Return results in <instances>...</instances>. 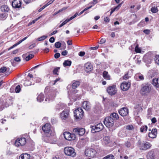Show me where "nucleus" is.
Wrapping results in <instances>:
<instances>
[{"label":"nucleus","instance_id":"f257e3e1","mask_svg":"<svg viewBox=\"0 0 159 159\" xmlns=\"http://www.w3.org/2000/svg\"><path fill=\"white\" fill-rule=\"evenodd\" d=\"M152 89V86L150 84H143L141 86V93L143 96H147L151 93Z\"/></svg>","mask_w":159,"mask_h":159},{"label":"nucleus","instance_id":"f03ea898","mask_svg":"<svg viewBox=\"0 0 159 159\" xmlns=\"http://www.w3.org/2000/svg\"><path fill=\"white\" fill-rule=\"evenodd\" d=\"M97 152L98 150L96 148H88L85 149V154L87 156L93 158L96 156Z\"/></svg>","mask_w":159,"mask_h":159},{"label":"nucleus","instance_id":"7ed1b4c3","mask_svg":"<svg viewBox=\"0 0 159 159\" xmlns=\"http://www.w3.org/2000/svg\"><path fill=\"white\" fill-rule=\"evenodd\" d=\"M138 144L139 148L140 150L144 151L150 149L152 146V145L150 143L144 141L142 142L140 141H139Z\"/></svg>","mask_w":159,"mask_h":159},{"label":"nucleus","instance_id":"20e7f679","mask_svg":"<svg viewBox=\"0 0 159 159\" xmlns=\"http://www.w3.org/2000/svg\"><path fill=\"white\" fill-rule=\"evenodd\" d=\"M64 152L66 155L72 157H75L76 155L75 149L71 147H67L64 149Z\"/></svg>","mask_w":159,"mask_h":159},{"label":"nucleus","instance_id":"39448f33","mask_svg":"<svg viewBox=\"0 0 159 159\" xmlns=\"http://www.w3.org/2000/svg\"><path fill=\"white\" fill-rule=\"evenodd\" d=\"M42 129L45 133L47 134V136L49 137L54 135V133H52L50 130V125L49 124H45L42 127Z\"/></svg>","mask_w":159,"mask_h":159},{"label":"nucleus","instance_id":"423d86ee","mask_svg":"<svg viewBox=\"0 0 159 159\" xmlns=\"http://www.w3.org/2000/svg\"><path fill=\"white\" fill-rule=\"evenodd\" d=\"M74 116L76 119H81L83 117L84 112L80 108H79L74 111Z\"/></svg>","mask_w":159,"mask_h":159},{"label":"nucleus","instance_id":"0eeeda50","mask_svg":"<svg viewBox=\"0 0 159 159\" xmlns=\"http://www.w3.org/2000/svg\"><path fill=\"white\" fill-rule=\"evenodd\" d=\"M114 120L111 117H107L104 120V123L107 127H110L112 126L114 123Z\"/></svg>","mask_w":159,"mask_h":159},{"label":"nucleus","instance_id":"6e6552de","mask_svg":"<svg viewBox=\"0 0 159 159\" xmlns=\"http://www.w3.org/2000/svg\"><path fill=\"white\" fill-rule=\"evenodd\" d=\"M26 143V139L24 138H20L17 139L15 143V145L16 147L23 146Z\"/></svg>","mask_w":159,"mask_h":159},{"label":"nucleus","instance_id":"1a4fd4ad","mask_svg":"<svg viewBox=\"0 0 159 159\" xmlns=\"http://www.w3.org/2000/svg\"><path fill=\"white\" fill-rule=\"evenodd\" d=\"M63 134L64 138L69 141L74 140L76 138V135L75 134H70L68 132H64Z\"/></svg>","mask_w":159,"mask_h":159},{"label":"nucleus","instance_id":"9d476101","mask_svg":"<svg viewBox=\"0 0 159 159\" xmlns=\"http://www.w3.org/2000/svg\"><path fill=\"white\" fill-rule=\"evenodd\" d=\"M116 86L115 85L110 86L107 88V90L108 94L111 95H115L117 92Z\"/></svg>","mask_w":159,"mask_h":159},{"label":"nucleus","instance_id":"9b49d317","mask_svg":"<svg viewBox=\"0 0 159 159\" xmlns=\"http://www.w3.org/2000/svg\"><path fill=\"white\" fill-rule=\"evenodd\" d=\"M91 132L93 133L98 132L102 130L103 129V125L101 123H99L95 126L92 127Z\"/></svg>","mask_w":159,"mask_h":159},{"label":"nucleus","instance_id":"f8f14e48","mask_svg":"<svg viewBox=\"0 0 159 159\" xmlns=\"http://www.w3.org/2000/svg\"><path fill=\"white\" fill-rule=\"evenodd\" d=\"M73 132L80 136L83 135L85 133V129L83 128H76L73 130Z\"/></svg>","mask_w":159,"mask_h":159},{"label":"nucleus","instance_id":"ddd939ff","mask_svg":"<svg viewBox=\"0 0 159 159\" xmlns=\"http://www.w3.org/2000/svg\"><path fill=\"white\" fill-rule=\"evenodd\" d=\"M130 86V84L129 82H124L121 84L120 88L122 90L125 91L129 89Z\"/></svg>","mask_w":159,"mask_h":159},{"label":"nucleus","instance_id":"4468645a","mask_svg":"<svg viewBox=\"0 0 159 159\" xmlns=\"http://www.w3.org/2000/svg\"><path fill=\"white\" fill-rule=\"evenodd\" d=\"M21 2L19 0H14L12 2V7L14 8H19L21 6Z\"/></svg>","mask_w":159,"mask_h":159},{"label":"nucleus","instance_id":"2eb2a0df","mask_svg":"<svg viewBox=\"0 0 159 159\" xmlns=\"http://www.w3.org/2000/svg\"><path fill=\"white\" fill-rule=\"evenodd\" d=\"M154 152V149H152L148 151L147 155V159H154L155 157Z\"/></svg>","mask_w":159,"mask_h":159},{"label":"nucleus","instance_id":"dca6fc26","mask_svg":"<svg viewBox=\"0 0 159 159\" xmlns=\"http://www.w3.org/2000/svg\"><path fill=\"white\" fill-rule=\"evenodd\" d=\"M93 69L92 65L90 62H88L84 65V70L87 72H89L91 71Z\"/></svg>","mask_w":159,"mask_h":159},{"label":"nucleus","instance_id":"f3484780","mask_svg":"<svg viewBox=\"0 0 159 159\" xmlns=\"http://www.w3.org/2000/svg\"><path fill=\"white\" fill-rule=\"evenodd\" d=\"M128 109L126 108H123L119 111V113L122 116H126L128 113Z\"/></svg>","mask_w":159,"mask_h":159},{"label":"nucleus","instance_id":"a211bd4d","mask_svg":"<svg viewBox=\"0 0 159 159\" xmlns=\"http://www.w3.org/2000/svg\"><path fill=\"white\" fill-rule=\"evenodd\" d=\"M69 113L68 111L64 110L61 114L60 117L62 120H65L69 117Z\"/></svg>","mask_w":159,"mask_h":159},{"label":"nucleus","instance_id":"6ab92c4d","mask_svg":"<svg viewBox=\"0 0 159 159\" xmlns=\"http://www.w3.org/2000/svg\"><path fill=\"white\" fill-rule=\"evenodd\" d=\"M157 129L156 128L152 129L151 132L148 134V136L152 138H154L157 136Z\"/></svg>","mask_w":159,"mask_h":159},{"label":"nucleus","instance_id":"aec40b11","mask_svg":"<svg viewBox=\"0 0 159 159\" xmlns=\"http://www.w3.org/2000/svg\"><path fill=\"white\" fill-rule=\"evenodd\" d=\"M82 106L83 108L86 110L88 111L90 107V105L89 102L88 101H84L82 104Z\"/></svg>","mask_w":159,"mask_h":159},{"label":"nucleus","instance_id":"412c9836","mask_svg":"<svg viewBox=\"0 0 159 159\" xmlns=\"http://www.w3.org/2000/svg\"><path fill=\"white\" fill-rule=\"evenodd\" d=\"M134 77L135 79L138 81L143 80L144 79V77L143 75L140 73L136 74Z\"/></svg>","mask_w":159,"mask_h":159},{"label":"nucleus","instance_id":"4be33fe9","mask_svg":"<svg viewBox=\"0 0 159 159\" xmlns=\"http://www.w3.org/2000/svg\"><path fill=\"white\" fill-rule=\"evenodd\" d=\"M72 88L73 89H75L79 86L80 84V82L78 80H74L72 82Z\"/></svg>","mask_w":159,"mask_h":159},{"label":"nucleus","instance_id":"5701e85b","mask_svg":"<svg viewBox=\"0 0 159 159\" xmlns=\"http://www.w3.org/2000/svg\"><path fill=\"white\" fill-rule=\"evenodd\" d=\"M152 83L155 87H159V77L157 79H153Z\"/></svg>","mask_w":159,"mask_h":159},{"label":"nucleus","instance_id":"b1692460","mask_svg":"<svg viewBox=\"0 0 159 159\" xmlns=\"http://www.w3.org/2000/svg\"><path fill=\"white\" fill-rule=\"evenodd\" d=\"M65 107L64 104L60 103L56 106V109L57 111H59L63 109Z\"/></svg>","mask_w":159,"mask_h":159},{"label":"nucleus","instance_id":"393cba45","mask_svg":"<svg viewBox=\"0 0 159 159\" xmlns=\"http://www.w3.org/2000/svg\"><path fill=\"white\" fill-rule=\"evenodd\" d=\"M152 7L151 9V11L152 13H156L158 11V9L157 6H155V4H153L151 5Z\"/></svg>","mask_w":159,"mask_h":159},{"label":"nucleus","instance_id":"a878e982","mask_svg":"<svg viewBox=\"0 0 159 159\" xmlns=\"http://www.w3.org/2000/svg\"><path fill=\"white\" fill-rule=\"evenodd\" d=\"M30 157V155L25 153L21 154L19 157V159H29Z\"/></svg>","mask_w":159,"mask_h":159},{"label":"nucleus","instance_id":"bb28decb","mask_svg":"<svg viewBox=\"0 0 159 159\" xmlns=\"http://www.w3.org/2000/svg\"><path fill=\"white\" fill-rule=\"evenodd\" d=\"M109 117H111L114 121L117 120L119 118V116L118 114L115 112L111 113Z\"/></svg>","mask_w":159,"mask_h":159},{"label":"nucleus","instance_id":"cd10ccee","mask_svg":"<svg viewBox=\"0 0 159 159\" xmlns=\"http://www.w3.org/2000/svg\"><path fill=\"white\" fill-rule=\"evenodd\" d=\"M1 9L2 11L8 12L10 10L8 6L7 5H2L1 7Z\"/></svg>","mask_w":159,"mask_h":159},{"label":"nucleus","instance_id":"c85d7f7f","mask_svg":"<svg viewBox=\"0 0 159 159\" xmlns=\"http://www.w3.org/2000/svg\"><path fill=\"white\" fill-rule=\"evenodd\" d=\"M110 139L107 136H105L103 138L102 143L105 145H107L110 142Z\"/></svg>","mask_w":159,"mask_h":159},{"label":"nucleus","instance_id":"c756f323","mask_svg":"<svg viewBox=\"0 0 159 159\" xmlns=\"http://www.w3.org/2000/svg\"><path fill=\"white\" fill-rule=\"evenodd\" d=\"M44 98V95L42 93H40L38 95L37 98V101L39 102H41L43 101Z\"/></svg>","mask_w":159,"mask_h":159},{"label":"nucleus","instance_id":"7c9ffc66","mask_svg":"<svg viewBox=\"0 0 159 159\" xmlns=\"http://www.w3.org/2000/svg\"><path fill=\"white\" fill-rule=\"evenodd\" d=\"M125 145L127 148H132L134 147V143L132 141H131L126 142L125 143Z\"/></svg>","mask_w":159,"mask_h":159},{"label":"nucleus","instance_id":"2f4dec72","mask_svg":"<svg viewBox=\"0 0 159 159\" xmlns=\"http://www.w3.org/2000/svg\"><path fill=\"white\" fill-rule=\"evenodd\" d=\"M103 76L104 79L106 80L110 79V76L108 74L107 72L104 71L103 73Z\"/></svg>","mask_w":159,"mask_h":159},{"label":"nucleus","instance_id":"473e14b6","mask_svg":"<svg viewBox=\"0 0 159 159\" xmlns=\"http://www.w3.org/2000/svg\"><path fill=\"white\" fill-rule=\"evenodd\" d=\"M71 64V61H70L66 60L64 61L63 63V65L64 67L70 66Z\"/></svg>","mask_w":159,"mask_h":159},{"label":"nucleus","instance_id":"72a5a7b5","mask_svg":"<svg viewBox=\"0 0 159 159\" xmlns=\"http://www.w3.org/2000/svg\"><path fill=\"white\" fill-rule=\"evenodd\" d=\"M121 5V4H119L117 6L114 7V8H112L111 9V12L110 13V15L112 14V13H113L115 11L118 10L120 8V7Z\"/></svg>","mask_w":159,"mask_h":159},{"label":"nucleus","instance_id":"f704fd0d","mask_svg":"<svg viewBox=\"0 0 159 159\" xmlns=\"http://www.w3.org/2000/svg\"><path fill=\"white\" fill-rule=\"evenodd\" d=\"M147 126L146 125H143L140 128V130L141 132H146L147 131Z\"/></svg>","mask_w":159,"mask_h":159},{"label":"nucleus","instance_id":"c9c22d12","mask_svg":"<svg viewBox=\"0 0 159 159\" xmlns=\"http://www.w3.org/2000/svg\"><path fill=\"white\" fill-rule=\"evenodd\" d=\"M7 16V14L5 13L1 14H0V20H5Z\"/></svg>","mask_w":159,"mask_h":159},{"label":"nucleus","instance_id":"e433bc0d","mask_svg":"<svg viewBox=\"0 0 159 159\" xmlns=\"http://www.w3.org/2000/svg\"><path fill=\"white\" fill-rule=\"evenodd\" d=\"M103 159H114V156L111 154L107 155Z\"/></svg>","mask_w":159,"mask_h":159},{"label":"nucleus","instance_id":"4c0bfd02","mask_svg":"<svg viewBox=\"0 0 159 159\" xmlns=\"http://www.w3.org/2000/svg\"><path fill=\"white\" fill-rule=\"evenodd\" d=\"M47 37V35H43L38 38L37 40L38 41H41L46 39Z\"/></svg>","mask_w":159,"mask_h":159},{"label":"nucleus","instance_id":"58836bf2","mask_svg":"<svg viewBox=\"0 0 159 159\" xmlns=\"http://www.w3.org/2000/svg\"><path fill=\"white\" fill-rule=\"evenodd\" d=\"M135 51L136 53L141 52V49L140 48H139V45L138 44H137L135 47Z\"/></svg>","mask_w":159,"mask_h":159},{"label":"nucleus","instance_id":"ea45409f","mask_svg":"<svg viewBox=\"0 0 159 159\" xmlns=\"http://www.w3.org/2000/svg\"><path fill=\"white\" fill-rule=\"evenodd\" d=\"M154 60L155 63L159 65V55H156L155 56Z\"/></svg>","mask_w":159,"mask_h":159},{"label":"nucleus","instance_id":"a19ab883","mask_svg":"<svg viewBox=\"0 0 159 159\" xmlns=\"http://www.w3.org/2000/svg\"><path fill=\"white\" fill-rule=\"evenodd\" d=\"M7 70V68L6 67H2L0 69V74L3 73Z\"/></svg>","mask_w":159,"mask_h":159},{"label":"nucleus","instance_id":"79ce46f5","mask_svg":"<svg viewBox=\"0 0 159 159\" xmlns=\"http://www.w3.org/2000/svg\"><path fill=\"white\" fill-rule=\"evenodd\" d=\"M60 68L59 67H57L55 68L53 71V73L54 74L58 75L57 73L58 71V70L60 69Z\"/></svg>","mask_w":159,"mask_h":159},{"label":"nucleus","instance_id":"37998d69","mask_svg":"<svg viewBox=\"0 0 159 159\" xmlns=\"http://www.w3.org/2000/svg\"><path fill=\"white\" fill-rule=\"evenodd\" d=\"M25 86H28L31 85V82L29 80H26L24 83Z\"/></svg>","mask_w":159,"mask_h":159},{"label":"nucleus","instance_id":"c03bdc74","mask_svg":"<svg viewBox=\"0 0 159 159\" xmlns=\"http://www.w3.org/2000/svg\"><path fill=\"white\" fill-rule=\"evenodd\" d=\"M34 56L32 54H30L28 56L26 57L25 58V60L26 61H28L34 57Z\"/></svg>","mask_w":159,"mask_h":159},{"label":"nucleus","instance_id":"a18cd8bd","mask_svg":"<svg viewBox=\"0 0 159 159\" xmlns=\"http://www.w3.org/2000/svg\"><path fill=\"white\" fill-rule=\"evenodd\" d=\"M15 91L16 93H19L20 91V87L19 85H17L15 88Z\"/></svg>","mask_w":159,"mask_h":159},{"label":"nucleus","instance_id":"49530a36","mask_svg":"<svg viewBox=\"0 0 159 159\" xmlns=\"http://www.w3.org/2000/svg\"><path fill=\"white\" fill-rule=\"evenodd\" d=\"M92 7V6L86 8H85L84 10L82 11L79 14L78 13V15L80 16L83 14L85 11H86V10H88V9Z\"/></svg>","mask_w":159,"mask_h":159},{"label":"nucleus","instance_id":"de8ad7c7","mask_svg":"<svg viewBox=\"0 0 159 159\" xmlns=\"http://www.w3.org/2000/svg\"><path fill=\"white\" fill-rule=\"evenodd\" d=\"M61 45V43L58 42L55 43V46L57 48H60Z\"/></svg>","mask_w":159,"mask_h":159},{"label":"nucleus","instance_id":"09e8293b","mask_svg":"<svg viewBox=\"0 0 159 159\" xmlns=\"http://www.w3.org/2000/svg\"><path fill=\"white\" fill-rule=\"evenodd\" d=\"M40 18V17L36 18V19L33 20L32 22H30L29 24V25H31L33 24L34 23L38 20Z\"/></svg>","mask_w":159,"mask_h":159},{"label":"nucleus","instance_id":"8fccbe9b","mask_svg":"<svg viewBox=\"0 0 159 159\" xmlns=\"http://www.w3.org/2000/svg\"><path fill=\"white\" fill-rule=\"evenodd\" d=\"M19 43H15V44H14V45H13V46H11V47H10V48H8V50L9 51L11 49L13 48H14L16 46H17L18 45H19Z\"/></svg>","mask_w":159,"mask_h":159},{"label":"nucleus","instance_id":"3c124183","mask_svg":"<svg viewBox=\"0 0 159 159\" xmlns=\"http://www.w3.org/2000/svg\"><path fill=\"white\" fill-rule=\"evenodd\" d=\"M126 129L128 130H132L133 129V127L131 125H129L126 126Z\"/></svg>","mask_w":159,"mask_h":159},{"label":"nucleus","instance_id":"603ef678","mask_svg":"<svg viewBox=\"0 0 159 159\" xmlns=\"http://www.w3.org/2000/svg\"><path fill=\"white\" fill-rule=\"evenodd\" d=\"M77 15H78V13L76 12L73 16H71L70 18V20H71L73 19Z\"/></svg>","mask_w":159,"mask_h":159},{"label":"nucleus","instance_id":"864d4df0","mask_svg":"<svg viewBox=\"0 0 159 159\" xmlns=\"http://www.w3.org/2000/svg\"><path fill=\"white\" fill-rule=\"evenodd\" d=\"M85 53V52L81 51L79 53V55L80 57H83Z\"/></svg>","mask_w":159,"mask_h":159},{"label":"nucleus","instance_id":"5fc2aeb1","mask_svg":"<svg viewBox=\"0 0 159 159\" xmlns=\"http://www.w3.org/2000/svg\"><path fill=\"white\" fill-rule=\"evenodd\" d=\"M129 76H128V74H125L123 76V79L124 80H126L129 78Z\"/></svg>","mask_w":159,"mask_h":159},{"label":"nucleus","instance_id":"6e6d98bb","mask_svg":"<svg viewBox=\"0 0 159 159\" xmlns=\"http://www.w3.org/2000/svg\"><path fill=\"white\" fill-rule=\"evenodd\" d=\"M143 32L146 34H148L150 33V30H143Z\"/></svg>","mask_w":159,"mask_h":159},{"label":"nucleus","instance_id":"4d7b16f0","mask_svg":"<svg viewBox=\"0 0 159 159\" xmlns=\"http://www.w3.org/2000/svg\"><path fill=\"white\" fill-rule=\"evenodd\" d=\"M68 52L66 50L63 51L61 52V55L63 56H66Z\"/></svg>","mask_w":159,"mask_h":159},{"label":"nucleus","instance_id":"13d9d810","mask_svg":"<svg viewBox=\"0 0 159 159\" xmlns=\"http://www.w3.org/2000/svg\"><path fill=\"white\" fill-rule=\"evenodd\" d=\"M60 56V54L59 53H57L54 55V57L55 58H58Z\"/></svg>","mask_w":159,"mask_h":159},{"label":"nucleus","instance_id":"bf43d9fd","mask_svg":"<svg viewBox=\"0 0 159 159\" xmlns=\"http://www.w3.org/2000/svg\"><path fill=\"white\" fill-rule=\"evenodd\" d=\"M49 41L50 42L53 43L55 41V39L53 37H52L50 38L49 39Z\"/></svg>","mask_w":159,"mask_h":159},{"label":"nucleus","instance_id":"052dcab7","mask_svg":"<svg viewBox=\"0 0 159 159\" xmlns=\"http://www.w3.org/2000/svg\"><path fill=\"white\" fill-rule=\"evenodd\" d=\"M35 46H36L35 44L33 43V44L31 45H30L29 47V49H32L33 48H34Z\"/></svg>","mask_w":159,"mask_h":159},{"label":"nucleus","instance_id":"680f3d73","mask_svg":"<svg viewBox=\"0 0 159 159\" xmlns=\"http://www.w3.org/2000/svg\"><path fill=\"white\" fill-rule=\"evenodd\" d=\"M106 41V40L105 39H104V38L102 39L100 41V42H99L100 43V44H103Z\"/></svg>","mask_w":159,"mask_h":159},{"label":"nucleus","instance_id":"e2e57ef3","mask_svg":"<svg viewBox=\"0 0 159 159\" xmlns=\"http://www.w3.org/2000/svg\"><path fill=\"white\" fill-rule=\"evenodd\" d=\"M14 60L17 62H19L20 61V59L19 57H16L14 58Z\"/></svg>","mask_w":159,"mask_h":159},{"label":"nucleus","instance_id":"0e129e2a","mask_svg":"<svg viewBox=\"0 0 159 159\" xmlns=\"http://www.w3.org/2000/svg\"><path fill=\"white\" fill-rule=\"evenodd\" d=\"M28 37H26L24 38L23 39H22V40H20L19 41L18 43H19V44L20 43H22L23 41L26 40Z\"/></svg>","mask_w":159,"mask_h":159},{"label":"nucleus","instance_id":"69168bd1","mask_svg":"<svg viewBox=\"0 0 159 159\" xmlns=\"http://www.w3.org/2000/svg\"><path fill=\"white\" fill-rule=\"evenodd\" d=\"M70 20V19H66V20H65L64 22H63L62 23H63V24L64 25Z\"/></svg>","mask_w":159,"mask_h":159},{"label":"nucleus","instance_id":"338daca9","mask_svg":"<svg viewBox=\"0 0 159 159\" xmlns=\"http://www.w3.org/2000/svg\"><path fill=\"white\" fill-rule=\"evenodd\" d=\"M151 121L152 123H155L157 121V120L154 117L151 119Z\"/></svg>","mask_w":159,"mask_h":159},{"label":"nucleus","instance_id":"774afa93","mask_svg":"<svg viewBox=\"0 0 159 159\" xmlns=\"http://www.w3.org/2000/svg\"><path fill=\"white\" fill-rule=\"evenodd\" d=\"M104 21L106 22H108L110 21V19L108 17H106L104 18Z\"/></svg>","mask_w":159,"mask_h":159}]
</instances>
